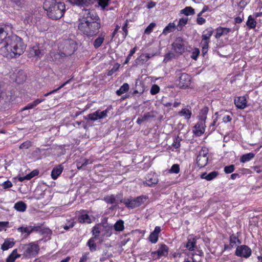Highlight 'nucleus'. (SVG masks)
<instances>
[{
    "label": "nucleus",
    "mask_w": 262,
    "mask_h": 262,
    "mask_svg": "<svg viewBox=\"0 0 262 262\" xmlns=\"http://www.w3.org/2000/svg\"><path fill=\"white\" fill-rule=\"evenodd\" d=\"M12 28L11 25L0 27V44L4 43V46L0 49V53L9 58L19 56L26 49V46L20 37L14 34H9Z\"/></svg>",
    "instance_id": "1"
},
{
    "label": "nucleus",
    "mask_w": 262,
    "mask_h": 262,
    "mask_svg": "<svg viewBox=\"0 0 262 262\" xmlns=\"http://www.w3.org/2000/svg\"><path fill=\"white\" fill-rule=\"evenodd\" d=\"M79 29L88 36L96 35L100 28V21L96 17H82L79 19Z\"/></svg>",
    "instance_id": "2"
},
{
    "label": "nucleus",
    "mask_w": 262,
    "mask_h": 262,
    "mask_svg": "<svg viewBox=\"0 0 262 262\" xmlns=\"http://www.w3.org/2000/svg\"><path fill=\"white\" fill-rule=\"evenodd\" d=\"M58 48L62 51L67 57L72 55L77 50V44L72 39H68L60 43Z\"/></svg>",
    "instance_id": "3"
},
{
    "label": "nucleus",
    "mask_w": 262,
    "mask_h": 262,
    "mask_svg": "<svg viewBox=\"0 0 262 262\" xmlns=\"http://www.w3.org/2000/svg\"><path fill=\"white\" fill-rule=\"evenodd\" d=\"M112 108L111 106H108L105 110L102 112L98 110L84 117V119L95 121L99 119L105 118L107 116L108 113L112 110Z\"/></svg>",
    "instance_id": "4"
},
{
    "label": "nucleus",
    "mask_w": 262,
    "mask_h": 262,
    "mask_svg": "<svg viewBox=\"0 0 262 262\" xmlns=\"http://www.w3.org/2000/svg\"><path fill=\"white\" fill-rule=\"evenodd\" d=\"M40 240L36 242H32L26 245L25 249L24 254L28 257L35 256L39 251L38 242Z\"/></svg>",
    "instance_id": "5"
},
{
    "label": "nucleus",
    "mask_w": 262,
    "mask_h": 262,
    "mask_svg": "<svg viewBox=\"0 0 262 262\" xmlns=\"http://www.w3.org/2000/svg\"><path fill=\"white\" fill-rule=\"evenodd\" d=\"M40 227L36 226L23 225L19 227L17 230L20 233L23 238H27L30 234L33 232H37L39 231Z\"/></svg>",
    "instance_id": "6"
},
{
    "label": "nucleus",
    "mask_w": 262,
    "mask_h": 262,
    "mask_svg": "<svg viewBox=\"0 0 262 262\" xmlns=\"http://www.w3.org/2000/svg\"><path fill=\"white\" fill-rule=\"evenodd\" d=\"M252 254V250L250 247L245 245H242L237 246L235 255L238 257H244L245 258H249Z\"/></svg>",
    "instance_id": "7"
},
{
    "label": "nucleus",
    "mask_w": 262,
    "mask_h": 262,
    "mask_svg": "<svg viewBox=\"0 0 262 262\" xmlns=\"http://www.w3.org/2000/svg\"><path fill=\"white\" fill-rule=\"evenodd\" d=\"M120 203H123L127 208H134L139 206L143 202V198L138 196L135 199H124L120 200Z\"/></svg>",
    "instance_id": "8"
},
{
    "label": "nucleus",
    "mask_w": 262,
    "mask_h": 262,
    "mask_svg": "<svg viewBox=\"0 0 262 262\" xmlns=\"http://www.w3.org/2000/svg\"><path fill=\"white\" fill-rule=\"evenodd\" d=\"M185 40L182 37H178L172 44V49L178 55L184 52Z\"/></svg>",
    "instance_id": "9"
},
{
    "label": "nucleus",
    "mask_w": 262,
    "mask_h": 262,
    "mask_svg": "<svg viewBox=\"0 0 262 262\" xmlns=\"http://www.w3.org/2000/svg\"><path fill=\"white\" fill-rule=\"evenodd\" d=\"M28 52L30 57L40 58L44 54L43 46L41 44H36L30 47Z\"/></svg>",
    "instance_id": "10"
},
{
    "label": "nucleus",
    "mask_w": 262,
    "mask_h": 262,
    "mask_svg": "<svg viewBox=\"0 0 262 262\" xmlns=\"http://www.w3.org/2000/svg\"><path fill=\"white\" fill-rule=\"evenodd\" d=\"M207 155L208 151L205 148L202 149L199 152V155L196 158V163L199 167L201 168L204 167L207 165L208 160Z\"/></svg>",
    "instance_id": "11"
},
{
    "label": "nucleus",
    "mask_w": 262,
    "mask_h": 262,
    "mask_svg": "<svg viewBox=\"0 0 262 262\" xmlns=\"http://www.w3.org/2000/svg\"><path fill=\"white\" fill-rule=\"evenodd\" d=\"M169 248L165 244H161L157 251L151 252L153 258L158 259L162 256H166L167 255Z\"/></svg>",
    "instance_id": "12"
},
{
    "label": "nucleus",
    "mask_w": 262,
    "mask_h": 262,
    "mask_svg": "<svg viewBox=\"0 0 262 262\" xmlns=\"http://www.w3.org/2000/svg\"><path fill=\"white\" fill-rule=\"evenodd\" d=\"M241 244V241L239 239L237 236L235 234H231L229 237V244L224 245V251H230L233 248L236 247L237 244Z\"/></svg>",
    "instance_id": "13"
},
{
    "label": "nucleus",
    "mask_w": 262,
    "mask_h": 262,
    "mask_svg": "<svg viewBox=\"0 0 262 262\" xmlns=\"http://www.w3.org/2000/svg\"><path fill=\"white\" fill-rule=\"evenodd\" d=\"M66 11L65 5L63 3H58L54 6L53 12L49 13L50 16H63Z\"/></svg>",
    "instance_id": "14"
},
{
    "label": "nucleus",
    "mask_w": 262,
    "mask_h": 262,
    "mask_svg": "<svg viewBox=\"0 0 262 262\" xmlns=\"http://www.w3.org/2000/svg\"><path fill=\"white\" fill-rule=\"evenodd\" d=\"M179 85L181 88H185L188 87L191 81L190 76L186 73H180Z\"/></svg>",
    "instance_id": "15"
},
{
    "label": "nucleus",
    "mask_w": 262,
    "mask_h": 262,
    "mask_svg": "<svg viewBox=\"0 0 262 262\" xmlns=\"http://www.w3.org/2000/svg\"><path fill=\"white\" fill-rule=\"evenodd\" d=\"M105 227L101 224H97L93 227L92 233L94 235V238H98L100 236L104 237L105 235V233H104Z\"/></svg>",
    "instance_id": "16"
},
{
    "label": "nucleus",
    "mask_w": 262,
    "mask_h": 262,
    "mask_svg": "<svg viewBox=\"0 0 262 262\" xmlns=\"http://www.w3.org/2000/svg\"><path fill=\"white\" fill-rule=\"evenodd\" d=\"M57 4L54 0H46L43 3V9L46 12V14L50 16L49 13L53 12L54 9V6H57Z\"/></svg>",
    "instance_id": "17"
},
{
    "label": "nucleus",
    "mask_w": 262,
    "mask_h": 262,
    "mask_svg": "<svg viewBox=\"0 0 262 262\" xmlns=\"http://www.w3.org/2000/svg\"><path fill=\"white\" fill-rule=\"evenodd\" d=\"M158 182V176L155 173H148L146 178L145 183L149 186H153Z\"/></svg>",
    "instance_id": "18"
},
{
    "label": "nucleus",
    "mask_w": 262,
    "mask_h": 262,
    "mask_svg": "<svg viewBox=\"0 0 262 262\" xmlns=\"http://www.w3.org/2000/svg\"><path fill=\"white\" fill-rule=\"evenodd\" d=\"M194 128V132L197 136L202 135L205 130V121L199 120V121L195 125Z\"/></svg>",
    "instance_id": "19"
},
{
    "label": "nucleus",
    "mask_w": 262,
    "mask_h": 262,
    "mask_svg": "<svg viewBox=\"0 0 262 262\" xmlns=\"http://www.w3.org/2000/svg\"><path fill=\"white\" fill-rule=\"evenodd\" d=\"M161 232V228L159 226H156L153 232H152L149 236V241L153 244H155L158 242L159 238V234Z\"/></svg>",
    "instance_id": "20"
},
{
    "label": "nucleus",
    "mask_w": 262,
    "mask_h": 262,
    "mask_svg": "<svg viewBox=\"0 0 262 262\" xmlns=\"http://www.w3.org/2000/svg\"><path fill=\"white\" fill-rule=\"evenodd\" d=\"M236 106L240 109H243L247 106V100L245 96H240L234 99Z\"/></svg>",
    "instance_id": "21"
},
{
    "label": "nucleus",
    "mask_w": 262,
    "mask_h": 262,
    "mask_svg": "<svg viewBox=\"0 0 262 262\" xmlns=\"http://www.w3.org/2000/svg\"><path fill=\"white\" fill-rule=\"evenodd\" d=\"M93 163V160L85 158H81L76 162V166L78 169H82L83 168Z\"/></svg>",
    "instance_id": "22"
},
{
    "label": "nucleus",
    "mask_w": 262,
    "mask_h": 262,
    "mask_svg": "<svg viewBox=\"0 0 262 262\" xmlns=\"http://www.w3.org/2000/svg\"><path fill=\"white\" fill-rule=\"evenodd\" d=\"M63 169L61 165H59L54 167L51 171V177L53 180H56L58 177L61 173Z\"/></svg>",
    "instance_id": "23"
},
{
    "label": "nucleus",
    "mask_w": 262,
    "mask_h": 262,
    "mask_svg": "<svg viewBox=\"0 0 262 262\" xmlns=\"http://www.w3.org/2000/svg\"><path fill=\"white\" fill-rule=\"evenodd\" d=\"M216 31L215 37L218 39L222 36L227 35L230 31V29L227 28L219 27L216 29Z\"/></svg>",
    "instance_id": "24"
},
{
    "label": "nucleus",
    "mask_w": 262,
    "mask_h": 262,
    "mask_svg": "<svg viewBox=\"0 0 262 262\" xmlns=\"http://www.w3.org/2000/svg\"><path fill=\"white\" fill-rule=\"evenodd\" d=\"M50 56L52 58L53 60L55 61L60 60L67 57L64 53L59 48L58 52L57 53L51 52L50 53Z\"/></svg>",
    "instance_id": "25"
},
{
    "label": "nucleus",
    "mask_w": 262,
    "mask_h": 262,
    "mask_svg": "<svg viewBox=\"0 0 262 262\" xmlns=\"http://www.w3.org/2000/svg\"><path fill=\"white\" fill-rule=\"evenodd\" d=\"M214 30L211 27H209L205 29L202 33V39L210 40V37L212 35Z\"/></svg>",
    "instance_id": "26"
},
{
    "label": "nucleus",
    "mask_w": 262,
    "mask_h": 262,
    "mask_svg": "<svg viewBox=\"0 0 262 262\" xmlns=\"http://www.w3.org/2000/svg\"><path fill=\"white\" fill-rule=\"evenodd\" d=\"M219 174V172L217 171H212L209 173H207L206 172H204L202 173L201 175V178L203 179H205L207 181H211L215 178L217 177Z\"/></svg>",
    "instance_id": "27"
},
{
    "label": "nucleus",
    "mask_w": 262,
    "mask_h": 262,
    "mask_svg": "<svg viewBox=\"0 0 262 262\" xmlns=\"http://www.w3.org/2000/svg\"><path fill=\"white\" fill-rule=\"evenodd\" d=\"M104 201L108 204H118L120 200L118 197H116L114 195H106L104 198Z\"/></svg>",
    "instance_id": "28"
},
{
    "label": "nucleus",
    "mask_w": 262,
    "mask_h": 262,
    "mask_svg": "<svg viewBox=\"0 0 262 262\" xmlns=\"http://www.w3.org/2000/svg\"><path fill=\"white\" fill-rule=\"evenodd\" d=\"M14 245L13 238H7L4 241L2 245L1 249L3 251L7 250L8 249L12 248Z\"/></svg>",
    "instance_id": "29"
},
{
    "label": "nucleus",
    "mask_w": 262,
    "mask_h": 262,
    "mask_svg": "<svg viewBox=\"0 0 262 262\" xmlns=\"http://www.w3.org/2000/svg\"><path fill=\"white\" fill-rule=\"evenodd\" d=\"M180 14H183L185 16L193 15L195 14L194 9L190 6L185 7L180 11Z\"/></svg>",
    "instance_id": "30"
},
{
    "label": "nucleus",
    "mask_w": 262,
    "mask_h": 262,
    "mask_svg": "<svg viewBox=\"0 0 262 262\" xmlns=\"http://www.w3.org/2000/svg\"><path fill=\"white\" fill-rule=\"evenodd\" d=\"M14 208L18 211L24 212L27 209V205L24 202L19 201L14 204Z\"/></svg>",
    "instance_id": "31"
},
{
    "label": "nucleus",
    "mask_w": 262,
    "mask_h": 262,
    "mask_svg": "<svg viewBox=\"0 0 262 262\" xmlns=\"http://www.w3.org/2000/svg\"><path fill=\"white\" fill-rule=\"evenodd\" d=\"M208 111L209 109L207 107L204 106L203 107L199 113V115L198 116L199 119L206 121Z\"/></svg>",
    "instance_id": "32"
},
{
    "label": "nucleus",
    "mask_w": 262,
    "mask_h": 262,
    "mask_svg": "<svg viewBox=\"0 0 262 262\" xmlns=\"http://www.w3.org/2000/svg\"><path fill=\"white\" fill-rule=\"evenodd\" d=\"M38 174V172L37 170H33L30 173L27 174L26 176L24 177H20L18 178V180L19 182H23V181L25 180H30L34 177L37 176Z\"/></svg>",
    "instance_id": "33"
},
{
    "label": "nucleus",
    "mask_w": 262,
    "mask_h": 262,
    "mask_svg": "<svg viewBox=\"0 0 262 262\" xmlns=\"http://www.w3.org/2000/svg\"><path fill=\"white\" fill-rule=\"evenodd\" d=\"M178 114L181 116H184L185 118L187 120L191 118L192 115L191 111L187 108L182 109V110L180 111Z\"/></svg>",
    "instance_id": "34"
},
{
    "label": "nucleus",
    "mask_w": 262,
    "mask_h": 262,
    "mask_svg": "<svg viewBox=\"0 0 262 262\" xmlns=\"http://www.w3.org/2000/svg\"><path fill=\"white\" fill-rule=\"evenodd\" d=\"M196 246V239L190 238L188 239L186 247L189 251H193Z\"/></svg>",
    "instance_id": "35"
},
{
    "label": "nucleus",
    "mask_w": 262,
    "mask_h": 262,
    "mask_svg": "<svg viewBox=\"0 0 262 262\" xmlns=\"http://www.w3.org/2000/svg\"><path fill=\"white\" fill-rule=\"evenodd\" d=\"M19 256L20 255L17 253V249H14L7 258L6 262H14L16 258Z\"/></svg>",
    "instance_id": "36"
},
{
    "label": "nucleus",
    "mask_w": 262,
    "mask_h": 262,
    "mask_svg": "<svg viewBox=\"0 0 262 262\" xmlns=\"http://www.w3.org/2000/svg\"><path fill=\"white\" fill-rule=\"evenodd\" d=\"M255 155L253 153L249 152L243 155L240 159L242 163H245L252 160L254 157Z\"/></svg>",
    "instance_id": "37"
},
{
    "label": "nucleus",
    "mask_w": 262,
    "mask_h": 262,
    "mask_svg": "<svg viewBox=\"0 0 262 262\" xmlns=\"http://www.w3.org/2000/svg\"><path fill=\"white\" fill-rule=\"evenodd\" d=\"M176 25L173 23H170L163 30L162 33L166 35L169 33L173 31L175 29Z\"/></svg>",
    "instance_id": "38"
},
{
    "label": "nucleus",
    "mask_w": 262,
    "mask_h": 262,
    "mask_svg": "<svg viewBox=\"0 0 262 262\" xmlns=\"http://www.w3.org/2000/svg\"><path fill=\"white\" fill-rule=\"evenodd\" d=\"M114 228L116 231H122L124 229V222L122 220H119L114 225Z\"/></svg>",
    "instance_id": "39"
},
{
    "label": "nucleus",
    "mask_w": 262,
    "mask_h": 262,
    "mask_svg": "<svg viewBox=\"0 0 262 262\" xmlns=\"http://www.w3.org/2000/svg\"><path fill=\"white\" fill-rule=\"evenodd\" d=\"M78 221L81 223H91V219L87 214H83L80 215L78 217Z\"/></svg>",
    "instance_id": "40"
},
{
    "label": "nucleus",
    "mask_w": 262,
    "mask_h": 262,
    "mask_svg": "<svg viewBox=\"0 0 262 262\" xmlns=\"http://www.w3.org/2000/svg\"><path fill=\"white\" fill-rule=\"evenodd\" d=\"M257 22L254 17H248L246 25L249 29H254L256 26Z\"/></svg>",
    "instance_id": "41"
},
{
    "label": "nucleus",
    "mask_w": 262,
    "mask_h": 262,
    "mask_svg": "<svg viewBox=\"0 0 262 262\" xmlns=\"http://www.w3.org/2000/svg\"><path fill=\"white\" fill-rule=\"evenodd\" d=\"M129 90V85L127 83H124L119 90L116 91V94L120 96L123 93L126 92Z\"/></svg>",
    "instance_id": "42"
},
{
    "label": "nucleus",
    "mask_w": 262,
    "mask_h": 262,
    "mask_svg": "<svg viewBox=\"0 0 262 262\" xmlns=\"http://www.w3.org/2000/svg\"><path fill=\"white\" fill-rule=\"evenodd\" d=\"M104 40V36H101L97 38L94 41L93 45L96 49L100 47Z\"/></svg>",
    "instance_id": "43"
},
{
    "label": "nucleus",
    "mask_w": 262,
    "mask_h": 262,
    "mask_svg": "<svg viewBox=\"0 0 262 262\" xmlns=\"http://www.w3.org/2000/svg\"><path fill=\"white\" fill-rule=\"evenodd\" d=\"M96 238H94V237H92L88 242V245L91 251H94L96 250V245L95 243V239Z\"/></svg>",
    "instance_id": "44"
},
{
    "label": "nucleus",
    "mask_w": 262,
    "mask_h": 262,
    "mask_svg": "<svg viewBox=\"0 0 262 262\" xmlns=\"http://www.w3.org/2000/svg\"><path fill=\"white\" fill-rule=\"evenodd\" d=\"M209 42L210 40L202 39L201 45L202 48V53L203 54H205L207 52Z\"/></svg>",
    "instance_id": "45"
},
{
    "label": "nucleus",
    "mask_w": 262,
    "mask_h": 262,
    "mask_svg": "<svg viewBox=\"0 0 262 262\" xmlns=\"http://www.w3.org/2000/svg\"><path fill=\"white\" fill-rule=\"evenodd\" d=\"M111 0H96L99 6L101 7L102 10H104L109 4Z\"/></svg>",
    "instance_id": "46"
},
{
    "label": "nucleus",
    "mask_w": 262,
    "mask_h": 262,
    "mask_svg": "<svg viewBox=\"0 0 262 262\" xmlns=\"http://www.w3.org/2000/svg\"><path fill=\"white\" fill-rule=\"evenodd\" d=\"M188 19L186 17H182L179 22L177 26L178 30H181L182 28L187 23Z\"/></svg>",
    "instance_id": "47"
},
{
    "label": "nucleus",
    "mask_w": 262,
    "mask_h": 262,
    "mask_svg": "<svg viewBox=\"0 0 262 262\" xmlns=\"http://www.w3.org/2000/svg\"><path fill=\"white\" fill-rule=\"evenodd\" d=\"M181 138L179 136H177L175 138L173 143L172 144V146L175 148H178L180 147L181 144L180 142L181 141Z\"/></svg>",
    "instance_id": "48"
},
{
    "label": "nucleus",
    "mask_w": 262,
    "mask_h": 262,
    "mask_svg": "<svg viewBox=\"0 0 262 262\" xmlns=\"http://www.w3.org/2000/svg\"><path fill=\"white\" fill-rule=\"evenodd\" d=\"M32 146V143L30 141H26L21 144L19 146L20 149H27Z\"/></svg>",
    "instance_id": "49"
},
{
    "label": "nucleus",
    "mask_w": 262,
    "mask_h": 262,
    "mask_svg": "<svg viewBox=\"0 0 262 262\" xmlns=\"http://www.w3.org/2000/svg\"><path fill=\"white\" fill-rule=\"evenodd\" d=\"M170 173H178L180 172V166L179 164H173L169 170Z\"/></svg>",
    "instance_id": "50"
},
{
    "label": "nucleus",
    "mask_w": 262,
    "mask_h": 262,
    "mask_svg": "<svg viewBox=\"0 0 262 262\" xmlns=\"http://www.w3.org/2000/svg\"><path fill=\"white\" fill-rule=\"evenodd\" d=\"M160 91V87L157 84H154L150 90V94L152 95H156Z\"/></svg>",
    "instance_id": "51"
},
{
    "label": "nucleus",
    "mask_w": 262,
    "mask_h": 262,
    "mask_svg": "<svg viewBox=\"0 0 262 262\" xmlns=\"http://www.w3.org/2000/svg\"><path fill=\"white\" fill-rule=\"evenodd\" d=\"M149 117V115L148 114H145L143 116H141V117H139L137 120V123L138 124H141L142 122L144 121L147 120Z\"/></svg>",
    "instance_id": "52"
},
{
    "label": "nucleus",
    "mask_w": 262,
    "mask_h": 262,
    "mask_svg": "<svg viewBox=\"0 0 262 262\" xmlns=\"http://www.w3.org/2000/svg\"><path fill=\"white\" fill-rule=\"evenodd\" d=\"M155 26H156V24L155 23H150L147 26V27L145 29V30L144 31V33L145 34H150L152 32V31L153 30V28Z\"/></svg>",
    "instance_id": "53"
},
{
    "label": "nucleus",
    "mask_w": 262,
    "mask_h": 262,
    "mask_svg": "<svg viewBox=\"0 0 262 262\" xmlns=\"http://www.w3.org/2000/svg\"><path fill=\"white\" fill-rule=\"evenodd\" d=\"M235 169L234 165H230L229 166H227L224 167V171L226 173H231L234 171Z\"/></svg>",
    "instance_id": "54"
},
{
    "label": "nucleus",
    "mask_w": 262,
    "mask_h": 262,
    "mask_svg": "<svg viewBox=\"0 0 262 262\" xmlns=\"http://www.w3.org/2000/svg\"><path fill=\"white\" fill-rule=\"evenodd\" d=\"M215 115L216 116V117L213 119L212 123H211V124L210 125V128L212 127L211 129L212 130H214L215 129V127L216 126V122L217 121L219 117V112H216L215 113Z\"/></svg>",
    "instance_id": "55"
},
{
    "label": "nucleus",
    "mask_w": 262,
    "mask_h": 262,
    "mask_svg": "<svg viewBox=\"0 0 262 262\" xmlns=\"http://www.w3.org/2000/svg\"><path fill=\"white\" fill-rule=\"evenodd\" d=\"M104 227H105V229H104V233H105V236L110 237L112 234V227L111 226H104Z\"/></svg>",
    "instance_id": "56"
},
{
    "label": "nucleus",
    "mask_w": 262,
    "mask_h": 262,
    "mask_svg": "<svg viewBox=\"0 0 262 262\" xmlns=\"http://www.w3.org/2000/svg\"><path fill=\"white\" fill-rule=\"evenodd\" d=\"M136 51V47L134 48L133 49H132L130 51L128 55L127 56V57H126V58L125 59L124 64H126V63H128L129 62V61L130 60L132 56L135 54Z\"/></svg>",
    "instance_id": "57"
},
{
    "label": "nucleus",
    "mask_w": 262,
    "mask_h": 262,
    "mask_svg": "<svg viewBox=\"0 0 262 262\" xmlns=\"http://www.w3.org/2000/svg\"><path fill=\"white\" fill-rule=\"evenodd\" d=\"M199 54H200L199 49L198 48H195V49L192 53V55H191V57L193 59L196 60Z\"/></svg>",
    "instance_id": "58"
},
{
    "label": "nucleus",
    "mask_w": 262,
    "mask_h": 262,
    "mask_svg": "<svg viewBox=\"0 0 262 262\" xmlns=\"http://www.w3.org/2000/svg\"><path fill=\"white\" fill-rule=\"evenodd\" d=\"M175 55L174 53L169 52L166 54L164 61L167 62L169 60H170L171 59L173 58L174 57Z\"/></svg>",
    "instance_id": "59"
},
{
    "label": "nucleus",
    "mask_w": 262,
    "mask_h": 262,
    "mask_svg": "<svg viewBox=\"0 0 262 262\" xmlns=\"http://www.w3.org/2000/svg\"><path fill=\"white\" fill-rule=\"evenodd\" d=\"M250 0H241L238 3V7L243 9L249 2Z\"/></svg>",
    "instance_id": "60"
},
{
    "label": "nucleus",
    "mask_w": 262,
    "mask_h": 262,
    "mask_svg": "<svg viewBox=\"0 0 262 262\" xmlns=\"http://www.w3.org/2000/svg\"><path fill=\"white\" fill-rule=\"evenodd\" d=\"M96 0H80L81 6H89V5L92 4L95 2Z\"/></svg>",
    "instance_id": "61"
},
{
    "label": "nucleus",
    "mask_w": 262,
    "mask_h": 262,
    "mask_svg": "<svg viewBox=\"0 0 262 262\" xmlns=\"http://www.w3.org/2000/svg\"><path fill=\"white\" fill-rule=\"evenodd\" d=\"M127 25H128V20H126L122 27V30L124 32V38L126 37V36L127 35V34H128Z\"/></svg>",
    "instance_id": "62"
},
{
    "label": "nucleus",
    "mask_w": 262,
    "mask_h": 262,
    "mask_svg": "<svg viewBox=\"0 0 262 262\" xmlns=\"http://www.w3.org/2000/svg\"><path fill=\"white\" fill-rule=\"evenodd\" d=\"M12 185H12V183H11V182L10 181H8V180L4 182L2 184V186L4 189L10 188V187H12Z\"/></svg>",
    "instance_id": "63"
},
{
    "label": "nucleus",
    "mask_w": 262,
    "mask_h": 262,
    "mask_svg": "<svg viewBox=\"0 0 262 262\" xmlns=\"http://www.w3.org/2000/svg\"><path fill=\"white\" fill-rule=\"evenodd\" d=\"M89 253H84L81 257L79 262H85L88 258Z\"/></svg>",
    "instance_id": "64"
}]
</instances>
